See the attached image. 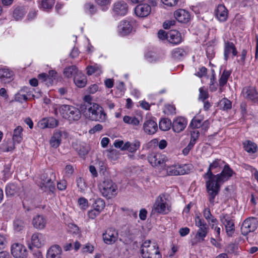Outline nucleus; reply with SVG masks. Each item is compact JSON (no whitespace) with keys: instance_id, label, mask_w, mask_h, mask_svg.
Wrapping results in <instances>:
<instances>
[{"instance_id":"1","label":"nucleus","mask_w":258,"mask_h":258,"mask_svg":"<svg viewBox=\"0 0 258 258\" xmlns=\"http://www.w3.org/2000/svg\"><path fill=\"white\" fill-rule=\"evenodd\" d=\"M234 173L232 169L228 164L225 165L224 168L220 174L216 175L214 181L211 183L213 186L211 188H207V192L210 196L209 202L214 204L215 197L218 195L221 183L228 180Z\"/></svg>"},{"instance_id":"2","label":"nucleus","mask_w":258,"mask_h":258,"mask_svg":"<svg viewBox=\"0 0 258 258\" xmlns=\"http://www.w3.org/2000/svg\"><path fill=\"white\" fill-rule=\"evenodd\" d=\"M58 111L61 116L70 121L78 120L81 116V111L77 108L69 105H62Z\"/></svg>"},{"instance_id":"3","label":"nucleus","mask_w":258,"mask_h":258,"mask_svg":"<svg viewBox=\"0 0 258 258\" xmlns=\"http://www.w3.org/2000/svg\"><path fill=\"white\" fill-rule=\"evenodd\" d=\"M88 107V118L91 120L104 121L106 119V114L103 108L96 103L90 104Z\"/></svg>"},{"instance_id":"4","label":"nucleus","mask_w":258,"mask_h":258,"mask_svg":"<svg viewBox=\"0 0 258 258\" xmlns=\"http://www.w3.org/2000/svg\"><path fill=\"white\" fill-rule=\"evenodd\" d=\"M55 179V175L52 171L43 173L41 176V182L40 186L45 191L49 190L53 192L55 189L53 180Z\"/></svg>"},{"instance_id":"5","label":"nucleus","mask_w":258,"mask_h":258,"mask_svg":"<svg viewBox=\"0 0 258 258\" xmlns=\"http://www.w3.org/2000/svg\"><path fill=\"white\" fill-rule=\"evenodd\" d=\"M195 223L196 226L199 228L196 238L198 239L199 242H203L208 233L209 228L204 220L199 216L196 217Z\"/></svg>"},{"instance_id":"6","label":"nucleus","mask_w":258,"mask_h":258,"mask_svg":"<svg viewBox=\"0 0 258 258\" xmlns=\"http://www.w3.org/2000/svg\"><path fill=\"white\" fill-rule=\"evenodd\" d=\"M116 189V185L111 180L106 179L100 184V190L104 197L110 199L112 196H115Z\"/></svg>"},{"instance_id":"7","label":"nucleus","mask_w":258,"mask_h":258,"mask_svg":"<svg viewBox=\"0 0 258 258\" xmlns=\"http://www.w3.org/2000/svg\"><path fill=\"white\" fill-rule=\"evenodd\" d=\"M224 163V161L221 159H216L209 165L207 172L204 174V177L205 179L208 178V180L206 182V186L207 188H211L213 186L212 183L214 181L216 175L214 174L212 170L218 167H220Z\"/></svg>"},{"instance_id":"8","label":"nucleus","mask_w":258,"mask_h":258,"mask_svg":"<svg viewBox=\"0 0 258 258\" xmlns=\"http://www.w3.org/2000/svg\"><path fill=\"white\" fill-rule=\"evenodd\" d=\"M258 221L254 217H249L246 219L241 226V234L247 235L250 232H254L257 228Z\"/></svg>"},{"instance_id":"9","label":"nucleus","mask_w":258,"mask_h":258,"mask_svg":"<svg viewBox=\"0 0 258 258\" xmlns=\"http://www.w3.org/2000/svg\"><path fill=\"white\" fill-rule=\"evenodd\" d=\"M153 210L162 214H168L170 211V207L168 206L165 199L161 195L157 198L153 206Z\"/></svg>"},{"instance_id":"10","label":"nucleus","mask_w":258,"mask_h":258,"mask_svg":"<svg viewBox=\"0 0 258 258\" xmlns=\"http://www.w3.org/2000/svg\"><path fill=\"white\" fill-rule=\"evenodd\" d=\"M221 223L225 225L227 235L231 237L235 232V225L233 220L227 214H222L220 216Z\"/></svg>"},{"instance_id":"11","label":"nucleus","mask_w":258,"mask_h":258,"mask_svg":"<svg viewBox=\"0 0 258 258\" xmlns=\"http://www.w3.org/2000/svg\"><path fill=\"white\" fill-rule=\"evenodd\" d=\"M11 253L16 258H27L28 251L23 245L14 243L11 246Z\"/></svg>"},{"instance_id":"12","label":"nucleus","mask_w":258,"mask_h":258,"mask_svg":"<svg viewBox=\"0 0 258 258\" xmlns=\"http://www.w3.org/2000/svg\"><path fill=\"white\" fill-rule=\"evenodd\" d=\"M158 249V247L155 245L141 249V253L143 258H161V254Z\"/></svg>"},{"instance_id":"13","label":"nucleus","mask_w":258,"mask_h":258,"mask_svg":"<svg viewBox=\"0 0 258 258\" xmlns=\"http://www.w3.org/2000/svg\"><path fill=\"white\" fill-rule=\"evenodd\" d=\"M148 160L153 166L160 165L163 167L166 161L165 157L164 155L155 153H151L148 155Z\"/></svg>"},{"instance_id":"14","label":"nucleus","mask_w":258,"mask_h":258,"mask_svg":"<svg viewBox=\"0 0 258 258\" xmlns=\"http://www.w3.org/2000/svg\"><path fill=\"white\" fill-rule=\"evenodd\" d=\"M187 124L186 119L183 117H178L174 119L172 123L173 131L175 133H180L184 130Z\"/></svg>"},{"instance_id":"15","label":"nucleus","mask_w":258,"mask_h":258,"mask_svg":"<svg viewBox=\"0 0 258 258\" xmlns=\"http://www.w3.org/2000/svg\"><path fill=\"white\" fill-rule=\"evenodd\" d=\"M58 120L52 117L42 119L38 122V125L41 128H54L58 124Z\"/></svg>"},{"instance_id":"16","label":"nucleus","mask_w":258,"mask_h":258,"mask_svg":"<svg viewBox=\"0 0 258 258\" xmlns=\"http://www.w3.org/2000/svg\"><path fill=\"white\" fill-rule=\"evenodd\" d=\"M23 128L21 126H18L14 131L13 136V143L12 146H8L6 149V151H12L15 148L14 144L15 143H20L22 140V132Z\"/></svg>"},{"instance_id":"17","label":"nucleus","mask_w":258,"mask_h":258,"mask_svg":"<svg viewBox=\"0 0 258 258\" xmlns=\"http://www.w3.org/2000/svg\"><path fill=\"white\" fill-rule=\"evenodd\" d=\"M45 238L43 234L39 233L33 234L31 236V244L29 245V248L32 249V246L40 248L44 244Z\"/></svg>"},{"instance_id":"18","label":"nucleus","mask_w":258,"mask_h":258,"mask_svg":"<svg viewBox=\"0 0 258 258\" xmlns=\"http://www.w3.org/2000/svg\"><path fill=\"white\" fill-rule=\"evenodd\" d=\"M63 135L66 137L67 136V133L59 130H57L54 132L49 141L51 146L55 148H57L61 143V137Z\"/></svg>"},{"instance_id":"19","label":"nucleus","mask_w":258,"mask_h":258,"mask_svg":"<svg viewBox=\"0 0 258 258\" xmlns=\"http://www.w3.org/2000/svg\"><path fill=\"white\" fill-rule=\"evenodd\" d=\"M143 130L146 134L153 135L155 134L158 130L157 124L152 119H147L143 124Z\"/></svg>"},{"instance_id":"20","label":"nucleus","mask_w":258,"mask_h":258,"mask_svg":"<svg viewBox=\"0 0 258 258\" xmlns=\"http://www.w3.org/2000/svg\"><path fill=\"white\" fill-rule=\"evenodd\" d=\"M151 12L150 5L144 4L137 6L135 9V13L137 16L140 17L148 16Z\"/></svg>"},{"instance_id":"21","label":"nucleus","mask_w":258,"mask_h":258,"mask_svg":"<svg viewBox=\"0 0 258 258\" xmlns=\"http://www.w3.org/2000/svg\"><path fill=\"white\" fill-rule=\"evenodd\" d=\"M102 236L105 243L111 244L117 240V234L114 230L110 228L107 229Z\"/></svg>"},{"instance_id":"22","label":"nucleus","mask_w":258,"mask_h":258,"mask_svg":"<svg viewBox=\"0 0 258 258\" xmlns=\"http://www.w3.org/2000/svg\"><path fill=\"white\" fill-rule=\"evenodd\" d=\"M174 15L175 19L180 23H187L190 19L189 13L183 9L175 11Z\"/></svg>"},{"instance_id":"23","label":"nucleus","mask_w":258,"mask_h":258,"mask_svg":"<svg viewBox=\"0 0 258 258\" xmlns=\"http://www.w3.org/2000/svg\"><path fill=\"white\" fill-rule=\"evenodd\" d=\"M127 11V5L123 1L117 2L114 4L113 11L117 15L124 16Z\"/></svg>"},{"instance_id":"24","label":"nucleus","mask_w":258,"mask_h":258,"mask_svg":"<svg viewBox=\"0 0 258 258\" xmlns=\"http://www.w3.org/2000/svg\"><path fill=\"white\" fill-rule=\"evenodd\" d=\"M244 97L255 102H258V94L254 88L252 87H245L243 89Z\"/></svg>"},{"instance_id":"25","label":"nucleus","mask_w":258,"mask_h":258,"mask_svg":"<svg viewBox=\"0 0 258 258\" xmlns=\"http://www.w3.org/2000/svg\"><path fill=\"white\" fill-rule=\"evenodd\" d=\"M14 73L7 69H0V80L5 84L10 83L13 80Z\"/></svg>"},{"instance_id":"26","label":"nucleus","mask_w":258,"mask_h":258,"mask_svg":"<svg viewBox=\"0 0 258 258\" xmlns=\"http://www.w3.org/2000/svg\"><path fill=\"white\" fill-rule=\"evenodd\" d=\"M217 18L221 22H224L228 17V11L223 5H219L215 12Z\"/></svg>"},{"instance_id":"27","label":"nucleus","mask_w":258,"mask_h":258,"mask_svg":"<svg viewBox=\"0 0 258 258\" xmlns=\"http://www.w3.org/2000/svg\"><path fill=\"white\" fill-rule=\"evenodd\" d=\"M167 39L171 43L179 44L181 41L180 33L176 30H171L167 33Z\"/></svg>"},{"instance_id":"28","label":"nucleus","mask_w":258,"mask_h":258,"mask_svg":"<svg viewBox=\"0 0 258 258\" xmlns=\"http://www.w3.org/2000/svg\"><path fill=\"white\" fill-rule=\"evenodd\" d=\"M61 253V247L58 245H54L47 250L46 258H60Z\"/></svg>"},{"instance_id":"29","label":"nucleus","mask_w":258,"mask_h":258,"mask_svg":"<svg viewBox=\"0 0 258 258\" xmlns=\"http://www.w3.org/2000/svg\"><path fill=\"white\" fill-rule=\"evenodd\" d=\"M119 33L122 36L129 34L132 30V26L130 23L127 21H122L118 26Z\"/></svg>"},{"instance_id":"30","label":"nucleus","mask_w":258,"mask_h":258,"mask_svg":"<svg viewBox=\"0 0 258 258\" xmlns=\"http://www.w3.org/2000/svg\"><path fill=\"white\" fill-rule=\"evenodd\" d=\"M46 223V220L42 215H38L33 218L32 224L34 227L37 229L44 228Z\"/></svg>"},{"instance_id":"31","label":"nucleus","mask_w":258,"mask_h":258,"mask_svg":"<svg viewBox=\"0 0 258 258\" xmlns=\"http://www.w3.org/2000/svg\"><path fill=\"white\" fill-rule=\"evenodd\" d=\"M140 146V142L138 140H136L132 143L127 142L124 144L121 150H128L130 152L134 153L139 149Z\"/></svg>"},{"instance_id":"32","label":"nucleus","mask_w":258,"mask_h":258,"mask_svg":"<svg viewBox=\"0 0 258 258\" xmlns=\"http://www.w3.org/2000/svg\"><path fill=\"white\" fill-rule=\"evenodd\" d=\"M74 82L76 85L79 88L84 87L87 83L86 77L81 73H79L74 78Z\"/></svg>"},{"instance_id":"33","label":"nucleus","mask_w":258,"mask_h":258,"mask_svg":"<svg viewBox=\"0 0 258 258\" xmlns=\"http://www.w3.org/2000/svg\"><path fill=\"white\" fill-rule=\"evenodd\" d=\"M79 71L75 66H69L66 68L63 71V74L68 78L75 77L79 73Z\"/></svg>"},{"instance_id":"34","label":"nucleus","mask_w":258,"mask_h":258,"mask_svg":"<svg viewBox=\"0 0 258 258\" xmlns=\"http://www.w3.org/2000/svg\"><path fill=\"white\" fill-rule=\"evenodd\" d=\"M26 11L23 7L18 6L16 7L13 12V17L14 19L18 21L21 20L25 15Z\"/></svg>"},{"instance_id":"35","label":"nucleus","mask_w":258,"mask_h":258,"mask_svg":"<svg viewBox=\"0 0 258 258\" xmlns=\"http://www.w3.org/2000/svg\"><path fill=\"white\" fill-rule=\"evenodd\" d=\"M244 150L249 153H254L257 151V145L250 141H246L243 143Z\"/></svg>"},{"instance_id":"36","label":"nucleus","mask_w":258,"mask_h":258,"mask_svg":"<svg viewBox=\"0 0 258 258\" xmlns=\"http://www.w3.org/2000/svg\"><path fill=\"white\" fill-rule=\"evenodd\" d=\"M19 188L14 183H10L6 186V194L8 197H13L18 191Z\"/></svg>"},{"instance_id":"37","label":"nucleus","mask_w":258,"mask_h":258,"mask_svg":"<svg viewBox=\"0 0 258 258\" xmlns=\"http://www.w3.org/2000/svg\"><path fill=\"white\" fill-rule=\"evenodd\" d=\"M231 74V72L224 70L219 80V85L220 87V90L222 92L221 87L226 84L228 79Z\"/></svg>"},{"instance_id":"38","label":"nucleus","mask_w":258,"mask_h":258,"mask_svg":"<svg viewBox=\"0 0 258 258\" xmlns=\"http://www.w3.org/2000/svg\"><path fill=\"white\" fill-rule=\"evenodd\" d=\"M172 125V122L169 119H162L159 123V128L163 131H168Z\"/></svg>"},{"instance_id":"39","label":"nucleus","mask_w":258,"mask_h":258,"mask_svg":"<svg viewBox=\"0 0 258 258\" xmlns=\"http://www.w3.org/2000/svg\"><path fill=\"white\" fill-rule=\"evenodd\" d=\"M238 245L237 243H230L227 246L226 251L229 253L237 255L238 254Z\"/></svg>"},{"instance_id":"40","label":"nucleus","mask_w":258,"mask_h":258,"mask_svg":"<svg viewBox=\"0 0 258 258\" xmlns=\"http://www.w3.org/2000/svg\"><path fill=\"white\" fill-rule=\"evenodd\" d=\"M13 225L15 230L19 232L25 227V223L22 219H16L14 221Z\"/></svg>"},{"instance_id":"41","label":"nucleus","mask_w":258,"mask_h":258,"mask_svg":"<svg viewBox=\"0 0 258 258\" xmlns=\"http://www.w3.org/2000/svg\"><path fill=\"white\" fill-rule=\"evenodd\" d=\"M105 203L104 201L100 198L97 199L94 202L93 206L94 209L101 212L105 207Z\"/></svg>"},{"instance_id":"42","label":"nucleus","mask_w":258,"mask_h":258,"mask_svg":"<svg viewBox=\"0 0 258 258\" xmlns=\"http://www.w3.org/2000/svg\"><path fill=\"white\" fill-rule=\"evenodd\" d=\"M123 120L125 123L133 125H137L140 123L139 119L135 117H132L129 116H124Z\"/></svg>"},{"instance_id":"43","label":"nucleus","mask_w":258,"mask_h":258,"mask_svg":"<svg viewBox=\"0 0 258 258\" xmlns=\"http://www.w3.org/2000/svg\"><path fill=\"white\" fill-rule=\"evenodd\" d=\"M84 9L87 13L90 15H93L97 12L96 7L92 3H87L84 6Z\"/></svg>"},{"instance_id":"44","label":"nucleus","mask_w":258,"mask_h":258,"mask_svg":"<svg viewBox=\"0 0 258 258\" xmlns=\"http://www.w3.org/2000/svg\"><path fill=\"white\" fill-rule=\"evenodd\" d=\"M177 169H178L177 173H179V175L188 174L190 171L189 165L187 164L178 165Z\"/></svg>"},{"instance_id":"45","label":"nucleus","mask_w":258,"mask_h":258,"mask_svg":"<svg viewBox=\"0 0 258 258\" xmlns=\"http://www.w3.org/2000/svg\"><path fill=\"white\" fill-rule=\"evenodd\" d=\"M77 150L80 156H84L88 153L89 147L86 145H80Z\"/></svg>"},{"instance_id":"46","label":"nucleus","mask_w":258,"mask_h":258,"mask_svg":"<svg viewBox=\"0 0 258 258\" xmlns=\"http://www.w3.org/2000/svg\"><path fill=\"white\" fill-rule=\"evenodd\" d=\"M230 44H232V42H225L224 47V59L227 60L229 57V54L232 50L231 46Z\"/></svg>"},{"instance_id":"47","label":"nucleus","mask_w":258,"mask_h":258,"mask_svg":"<svg viewBox=\"0 0 258 258\" xmlns=\"http://www.w3.org/2000/svg\"><path fill=\"white\" fill-rule=\"evenodd\" d=\"M54 4V0H42L41 5L44 9H51Z\"/></svg>"},{"instance_id":"48","label":"nucleus","mask_w":258,"mask_h":258,"mask_svg":"<svg viewBox=\"0 0 258 258\" xmlns=\"http://www.w3.org/2000/svg\"><path fill=\"white\" fill-rule=\"evenodd\" d=\"M200 133L198 131H193L190 132V141L189 143L194 146L196 141L199 137Z\"/></svg>"},{"instance_id":"49","label":"nucleus","mask_w":258,"mask_h":258,"mask_svg":"<svg viewBox=\"0 0 258 258\" xmlns=\"http://www.w3.org/2000/svg\"><path fill=\"white\" fill-rule=\"evenodd\" d=\"M87 74L91 76L100 69V67L97 65L89 66L87 67Z\"/></svg>"},{"instance_id":"50","label":"nucleus","mask_w":258,"mask_h":258,"mask_svg":"<svg viewBox=\"0 0 258 258\" xmlns=\"http://www.w3.org/2000/svg\"><path fill=\"white\" fill-rule=\"evenodd\" d=\"M201 122H202L201 119H197L195 117H194L192 119V120L189 124V126L192 128H199L201 126V124H202Z\"/></svg>"},{"instance_id":"51","label":"nucleus","mask_w":258,"mask_h":258,"mask_svg":"<svg viewBox=\"0 0 258 258\" xmlns=\"http://www.w3.org/2000/svg\"><path fill=\"white\" fill-rule=\"evenodd\" d=\"M200 95L199 99L204 101L208 98V93L206 90H204L203 88H200L199 89Z\"/></svg>"},{"instance_id":"52","label":"nucleus","mask_w":258,"mask_h":258,"mask_svg":"<svg viewBox=\"0 0 258 258\" xmlns=\"http://www.w3.org/2000/svg\"><path fill=\"white\" fill-rule=\"evenodd\" d=\"M221 105H223V108L224 110L229 109L231 108V102L226 98H223L220 102Z\"/></svg>"},{"instance_id":"53","label":"nucleus","mask_w":258,"mask_h":258,"mask_svg":"<svg viewBox=\"0 0 258 258\" xmlns=\"http://www.w3.org/2000/svg\"><path fill=\"white\" fill-rule=\"evenodd\" d=\"M77 186L81 191L84 190L86 187V183L84 180L81 177H79L77 179Z\"/></svg>"},{"instance_id":"54","label":"nucleus","mask_w":258,"mask_h":258,"mask_svg":"<svg viewBox=\"0 0 258 258\" xmlns=\"http://www.w3.org/2000/svg\"><path fill=\"white\" fill-rule=\"evenodd\" d=\"M27 99L28 98L26 95L21 94L20 92L17 93L15 96V100L20 102H22L23 101H26Z\"/></svg>"},{"instance_id":"55","label":"nucleus","mask_w":258,"mask_h":258,"mask_svg":"<svg viewBox=\"0 0 258 258\" xmlns=\"http://www.w3.org/2000/svg\"><path fill=\"white\" fill-rule=\"evenodd\" d=\"M100 212L99 210L94 209L93 210L89 211L88 216L89 218L94 219L99 215Z\"/></svg>"},{"instance_id":"56","label":"nucleus","mask_w":258,"mask_h":258,"mask_svg":"<svg viewBox=\"0 0 258 258\" xmlns=\"http://www.w3.org/2000/svg\"><path fill=\"white\" fill-rule=\"evenodd\" d=\"M78 203L83 209H86L88 207V200L84 198H79Z\"/></svg>"},{"instance_id":"57","label":"nucleus","mask_w":258,"mask_h":258,"mask_svg":"<svg viewBox=\"0 0 258 258\" xmlns=\"http://www.w3.org/2000/svg\"><path fill=\"white\" fill-rule=\"evenodd\" d=\"M167 172L169 175H178V169H177V166H174L170 167L168 170Z\"/></svg>"},{"instance_id":"58","label":"nucleus","mask_w":258,"mask_h":258,"mask_svg":"<svg viewBox=\"0 0 258 258\" xmlns=\"http://www.w3.org/2000/svg\"><path fill=\"white\" fill-rule=\"evenodd\" d=\"M103 126L100 124H97L95 125L89 131V133L91 134H94L96 132L100 131L102 130Z\"/></svg>"},{"instance_id":"59","label":"nucleus","mask_w":258,"mask_h":258,"mask_svg":"<svg viewBox=\"0 0 258 258\" xmlns=\"http://www.w3.org/2000/svg\"><path fill=\"white\" fill-rule=\"evenodd\" d=\"M175 21L174 20H168L164 22L163 24V27L165 29H169L171 26L174 25Z\"/></svg>"},{"instance_id":"60","label":"nucleus","mask_w":258,"mask_h":258,"mask_svg":"<svg viewBox=\"0 0 258 258\" xmlns=\"http://www.w3.org/2000/svg\"><path fill=\"white\" fill-rule=\"evenodd\" d=\"M146 59L150 62L156 60V57L152 52H149L146 54Z\"/></svg>"},{"instance_id":"61","label":"nucleus","mask_w":258,"mask_h":258,"mask_svg":"<svg viewBox=\"0 0 258 258\" xmlns=\"http://www.w3.org/2000/svg\"><path fill=\"white\" fill-rule=\"evenodd\" d=\"M161 1L164 5L172 7L177 4L178 0H161Z\"/></svg>"},{"instance_id":"62","label":"nucleus","mask_w":258,"mask_h":258,"mask_svg":"<svg viewBox=\"0 0 258 258\" xmlns=\"http://www.w3.org/2000/svg\"><path fill=\"white\" fill-rule=\"evenodd\" d=\"M82 250L83 252H89L90 253H92L94 250V246L90 245L89 243H88L83 247Z\"/></svg>"},{"instance_id":"63","label":"nucleus","mask_w":258,"mask_h":258,"mask_svg":"<svg viewBox=\"0 0 258 258\" xmlns=\"http://www.w3.org/2000/svg\"><path fill=\"white\" fill-rule=\"evenodd\" d=\"M67 187V181L64 180H61L57 183V188L60 190H64Z\"/></svg>"},{"instance_id":"64","label":"nucleus","mask_w":258,"mask_h":258,"mask_svg":"<svg viewBox=\"0 0 258 258\" xmlns=\"http://www.w3.org/2000/svg\"><path fill=\"white\" fill-rule=\"evenodd\" d=\"M212 216L213 215H212L209 208L205 209L204 211V216L206 219L207 220H210Z\"/></svg>"}]
</instances>
